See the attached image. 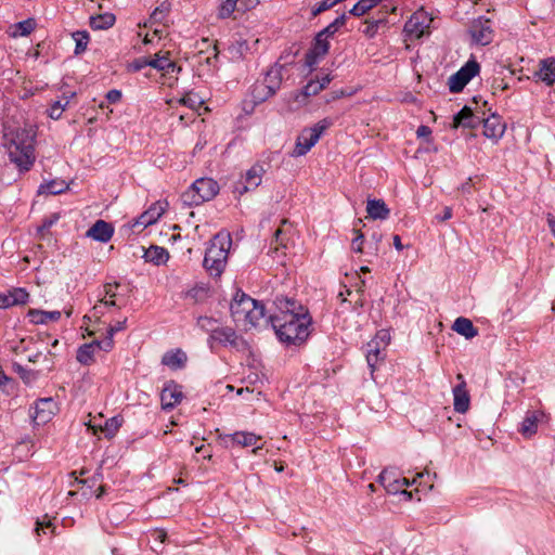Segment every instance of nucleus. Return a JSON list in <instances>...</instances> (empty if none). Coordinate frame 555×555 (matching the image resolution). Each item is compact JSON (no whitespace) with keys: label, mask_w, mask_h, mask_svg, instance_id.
Masks as SVG:
<instances>
[{"label":"nucleus","mask_w":555,"mask_h":555,"mask_svg":"<svg viewBox=\"0 0 555 555\" xmlns=\"http://www.w3.org/2000/svg\"><path fill=\"white\" fill-rule=\"evenodd\" d=\"M268 321L279 341L286 347H299L310 335L312 319L305 307H300L299 314L270 315Z\"/></svg>","instance_id":"nucleus-1"},{"label":"nucleus","mask_w":555,"mask_h":555,"mask_svg":"<svg viewBox=\"0 0 555 555\" xmlns=\"http://www.w3.org/2000/svg\"><path fill=\"white\" fill-rule=\"evenodd\" d=\"M36 132L31 128H18L7 144L9 159L20 173L28 172L36 160Z\"/></svg>","instance_id":"nucleus-2"},{"label":"nucleus","mask_w":555,"mask_h":555,"mask_svg":"<svg viewBox=\"0 0 555 555\" xmlns=\"http://www.w3.org/2000/svg\"><path fill=\"white\" fill-rule=\"evenodd\" d=\"M231 245L232 238L227 231H220L211 238L203 260V267L210 276L217 278L222 274Z\"/></svg>","instance_id":"nucleus-3"},{"label":"nucleus","mask_w":555,"mask_h":555,"mask_svg":"<svg viewBox=\"0 0 555 555\" xmlns=\"http://www.w3.org/2000/svg\"><path fill=\"white\" fill-rule=\"evenodd\" d=\"M219 193V184L211 178H201L182 194L183 202L190 206H198L212 199Z\"/></svg>","instance_id":"nucleus-4"},{"label":"nucleus","mask_w":555,"mask_h":555,"mask_svg":"<svg viewBox=\"0 0 555 555\" xmlns=\"http://www.w3.org/2000/svg\"><path fill=\"white\" fill-rule=\"evenodd\" d=\"M333 125L331 118H323L313 127L305 128L297 137L295 149L292 152L293 157L306 155L319 141L322 133Z\"/></svg>","instance_id":"nucleus-5"},{"label":"nucleus","mask_w":555,"mask_h":555,"mask_svg":"<svg viewBox=\"0 0 555 555\" xmlns=\"http://www.w3.org/2000/svg\"><path fill=\"white\" fill-rule=\"evenodd\" d=\"M283 69L284 65L275 63L266 73L263 81L254 86L251 94L256 102H263L276 93L282 83Z\"/></svg>","instance_id":"nucleus-6"},{"label":"nucleus","mask_w":555,"mask_h":555,"mask_svg":"<svg viewBox=\"0 0 555 555\" xmlns=\"http://www.w3.org/2000/svg\"><path fill=\"white\" fill-rule=\"evenodd\" d=\"M480 65L475 60L467 61L456 73L450 76L448 86L452 93L461 92L479 74Z\"/></svg>","instance_id":"nucleus-7"},{"label":"nucleus","mask_w":555,"mask_h":555,"mask_svg":"<svg viewBox=\"0 0 555 555\" xmlns=\"http://www.w3.org/2000/svg\"><path fill=\"white\" fill-rule=\"evenodd\" d=\"M214 343H219L222 346H231L240 349L241 345H245V340L237 336L236 332L229 326L216 327L212 334L208 337V345L214 348Z\"/></svg>","instance_id":"nucleus-8"},{"label":"nucleus","mask_w":555,"mask_h":555,"mask_svg":"<svg viewBox=\"0 0 555 555\" xmlns=\"http://www.w3.org/2000/svg\"><path fill=\"white\" fill-rule=\"evenodd\" d=\"M266 172L263 167L259 164H255L250 169L247 170L246 175L236 182L234 186V193L243 195L244 193L255 190L260 185L262 176Z\"/></svg>","instance_id":"nucleus-9"},{"label":"nucleus","mask_w":555,"mask_h":555,"mask_svg":"<svg viewBox=\"0 0 555 555\" xmlns=\"http://www.w3.org/2000/svg\"><path fill=\"white\" fill-rule=\"evenodd\" d=\"M469 34L476 43L481 46L489 44L493 39L491 21L482 16L474 20L469 27Z\"/></svg>","instance_id":"nucleus-10"},{"label":"nucleus","mask_w":555,"mask_h":555,"mask_svg":"<svg viewBox=\"0 0 555 555\" xmlns=\"http://www.w3.org/2000/svg\"><path fill=\"white\" fill-rule=\"evenodd\" d=\"M485 113L481 115L479 112H473V109L465 105L459 113H456L453 117L452 128H467V129H477L482 120Z\"/></svg>","instance_id":"nucleus-11"},{"label":"nucleus","mask_w":555,"mask_h":555,"mask_svg":"<svg viewBox=\"0 0 555 555\" xmlns=\"http://www.w3.org/2000/svg\"><path fill=\"white\" fill-rule=\"evenodd\" d=\"M254 305H256V299L238 289L230 305L233 319L244 321L248 315V310L253 309Z\"/></svg>","instance_id":"nucleus-12"},{"label":"nucleus","mask_w":555,"mask_h":555,"mask_svg":"<svg viewBox=\"0 0 555 555\" xmlns=\"http://www.w3.org/2000/svg\"><path fill=\"white\" fill-rule=\"evenodd\" d=\"M330 47V41L317 34L312 41L311 48L305 55L306 65L310 68L317 65L320 60H322L328 53Z\"/></svg>","instance_id":"nucleus-13"},{"label":"nucleus","mask_w":555,"mask_h":555,"mask_svg":"<svg viewBox=\"0 0 555 555\" xmlns=\"http://www.w3.org/2000/svg\"><path fill=\"white\" fill-rule=\"evenodd\" d=\"M183 399L182 387L175 380H169L160 393L162 408L165 411L172 410Z\"/></svg>","instance_id":"nucleus-14"},{"label":"nucleus","mask_w":555,"mask_h":555,"mask_svg":"<svg viewBox=\"0 0 555 555\" xmlns=\"http://www.w3.org/2000/svg\"><path fill=\"white\" fill-rule=\"evenodd\" d=\"M456 379L459 380V384L452 390L453 406L456 412L465 413L469 409L470 396L467 390V384L463 374L459 373L456 375Z\"/></svg>","instance_id":"nucleus-15"},{"label":"nucleus","mask_w":555,"mask_h":555,"mask_svg":"<svg viewBox=\"0 0 555 555\" xmlns=\"http://www.w3.org/2000/svg\"><path fill=\"white\" fill-rule=\"evenodd\" d=\"M219 439L225 448L230 447V442L240 447H253L256 446L257 441L260 440L261 437L249 431H236L229 435H219Z\"/></svg>","instance_id":"nucleus-16"},{"label":"nucleus","mask_w":555,"mask_h":555,"mask_svg":"<svg viewBox=\"0 0 555 555\" xmlns=\"http://www.w3.org/2000/svg\"><path fill=\"white\" fill-rule=\"evenodd\" d=\"M429 23L430 20L427 18L424 11L415 12L405 23L404 31L420 38L425 34L426 29L429 28Z\"/></svg>","instance_id":"nucleus-17"},{"label":"nucleus","mask_w":555,"mask_h":555,"mask_svg":"<svg viewBox=\"0 0 555 555\" xmlns=\"http://www.w3.org/2000/svg\"><path fill=\"white\" fill-rule=\"evenodd\" d=\"M481 125L483 126V134L494 140L500 139L506 129L505 122L502 120L501 116L496 114H492L487 118L483 117Z\"/></svg>","instance_id":"nucleus-18"},{"label":"nucleus","mask_w":555,"mask_h":555,"mask_svg":"<svg viewBox=\"0 0 555 555\" xmlns=\"http://www.w3.org/2000/svg\"><path fill=\"white\" fill-rule=\"evenodd\" d=\"M114 234V228L111 223L104 220H96L93 225L87 231V236L93 240L106 243Z\"/></svg>","instance_id":"nucleus-19"},{"label":"nucleus","mask_w":555,"mask_h":555,"mask_svg":"<svg viewBox=\"0 0 555 555\" xmlns=\"http://www.w3.org/2000/svg\"><path fill=\"white\" fill-rule=\"evenodd\" d=\"M56 404L52 398H40L36 401L34 418L39 423H47L50 421Z\"/></svg>","instance_id":"nucleus-20"},{"label":"nucleus","mask_w":555,"mask_h":555,"mask_svg":"<svg viewBox=\"0 0 555 555\" xmlns=\"http://www.w3.org/2000/svg\"><path fill=\"white\" fill-rule=\"evenodd\" d=\"M184 299H190L193 304H202L210 296V287L206 283H196L192 288L183 293Z\"/></svg>","instance_id":"nucleus-21"},{"label":"nucleus","mask_w":555,"mask_h":555,"mask_svg":"<svg viewBox=\"0 0 555 555\" xmlns=\"http://www.w3.org/2000/svg\"><path fill=\"white\" fill-rule=\"evenodd\" d=\"M188 357L181 349L167 351L163 358L162 363L171 370H179L184 367Z\"/></svg>","instance_id":"nucleus-22"},{"label":"nucleus","mask_w":555,"mask_h":555,"mask_svg":"<svg viewBox=\"0 0 555 555\" xmlns=\"http://www.w3.org/2000/svg\"><path fill=\"white\" fill-rule=\"evenodd\" d=\"M366 211L369 217L374 220H386L390 215V210L383 199H369Z\"/></svg>","instance_id":"nucleus-23"},{"label":"nucleus","mask_w":555,"mask_h":555,"mask_svg":"<svg viewBox=\"0 0 555 555\" xmlns=\"http://www.w3.org/2000/svg\"><path fill=\"white\" fill-rule=\"evenodd\" d=\"M27 317L29 318V322L33 324H47L51 321H59L61 318V312L30 309L27 313Z\"/></svg>","instance_id":"nucleus-24"},{"label":"nucleus","mask_w":555,"mask_h":555,"mask_svg":"<svg viewBox=\"0 0 555 555\" xmlns=\"http://www.w3.org/2000/svg\"><path fill=\"white\" fill-rule=\"evenodd\" d=\"M452 330L464 336L466 339H472L478 335V330L474 326L473 322L464 317H459L454 321Z\"/></svg>","instance_id":"nucleus-25"},{"label":"nucleus","mask_w":555,"mask_h":555,"mask_svg":"<svg viewBox=\"0 0 555 555\" xmlns=\"http://www.w3.org/2000/svg\"><path fill=\"white\" fill-rule=\"evenodd\" d=\"M143 257L145 261L159 266L168 260L169 253L164 247L152 245L147 249H145Z\"/></svg>","instance_id":"nucleus-26"},{"label":"nucleus","mask_w":555,"mask_h":555,"mask_svg":"<svg viewBox=\"0 0 555 555\" xmlns=\"http://www.w3.org/2000/svg\"><path fill=\"white\" fill-rule=\"evenodd\" d=\"M163 209L152 205L146 211L135 220L133 227H142L143 229L147 225L155 223L162 216Z\"/></svg>","instance_id":"nucleus-27"},{"label":"nucleus","mask_w":555,"mask_h":555,"mask_svg":"<svg viewBox=\"0 0 555 555\" xmlns=\"http://www.w3.org/2000/svg\"><path fill=\"white\" fill-rule=\"evenodd\" d=\"M540 65L541 67L537 73L539 78L546 85L551 86L555 81V59L550 57L543 60Z\"/></svg>","instance_id":"nucleus-28"},{"label":"nucleus","mask_w":555,"mask_h":555,"mask_svg":"<svg viewBox=\"0 0 555 555\" xmlns=\"http://www.w3.org/2000/svg\"><path fill=\"white\" fill-rule=\"evenodd\" d=\"M116 17L113 13H103L90 17L89 25L94 30L108 29L115 24Z\"/></svg>","instance_id":"nucleus-29"},{"label":"nucleus","mask_w":555,"mask_h":555,"mask_svg":"<svg viewBox=\"0 0 555 555\" xmlns=\"http://www.w3.org/2000/svg\"><path fill=\"white\" fill-rule=\"evenodd\" d=\"M285 225H288L289 228L292 227L287 219L282 220L281 228H279L274 233V240L272 244H275V253H278L280 248L286 249L288 247L289 236L287 235L288 230L284 229Z\"/></svg>","instance_id":"nucleus-30"},{"label":"nucleus","mask_w":555,"mask_h":555,"mask_svg":"<svg viewBox=\"0 0 555 555\" xmlns=\"http://www.w3.org/2000/svg\"><path fill=\"white\" fill-rule=\"evenodd\" d=\"M322 91V85H319L315 80H310L298 94L295 96V101L299 104H307L308 100L312 95H317Z\"/></svg>","instance_id":"nucleus-31"},{"label":"nucleus","mask_w":555,"mask_h":555,"mask_svg":"<svg viewBox=\"0 0 555 555\" xmlns=\"http://www.w3.org/2000/svg\"><path fill=\"white\" fill-rule=\"evenodd\" d=\"M539 416L535 412H528L521 423L519 431L524 437H531L538 430Z\"/></svg>","instance_id":"nucleus-32"},{"label":"nucleus","mask_w":555,"mask_h":555,"mask_svg":"<svg viewBox=\"0 0 555 555\" xmlns=\"http://www.w3.org/2000/svg\"><path fill=\"white\" fill-rule=\"evenodd\" d=\"M67 189L68 185L64 180H50L40 184L38 194L57 195L65 192Z\"/></svg>","instance_id":"nucleus-33"},{"label":"nucleus","mask_w":555,"mask_h":555,"mask_svg":"<svg viewBox=\"0 0 555 555\" xmlns=\"http://www.w3.org/2000/svg\"><path fill=\"white\" fill-rule=\"evenodd\" d=\"M95 350V343H88L81 345L76 354L77 361L82 365H90L93 362V354Z\"/></svg>","instance_id":"nucleus-34"},{"label":"nucleus","mask_w":555,"mask_h":555,"mask_svg":"<svg viewBox=\"0 0 555 555\" xmlns=\"http://www.w3.org/2000/svg\"><path fill=\"white\" fill-rule=\"evenodd\" d=\"M383 0H359L349 11V14L361 17L379 4Z\"/></svg>","instance_id":"nucleus-35"},{"label":"nucleus","mask_w":555,"mask_h":555,"mask_svg":"<svg viewBox=\"0 0 555 555\" xmlns=\"http://www.w3.org/2000/svg\"><path fill=\"white\" fill-rule=\"evenodd\" d=\"M384 357L382 356V351L379 349V343L376 340H372L367 344L366 350V361L372 371L375 370V366L379 360Z\"/></svg>","instance_id":"nucleus-36"},{"label":"nucleus","mask_w":555,"mask_h":555,"mask_svg":"<svg viewBox=\"0 0 555 555\" xmlns=\"http://www.w3.org/2000/svg\"><path fill=\"white\" fill-rule=\"evenodd\" d=\"M505 72H508L509 75H513V72L511 69L501 67L500 72H498V76H494L492 79L491 89L494 95H496L499 91H505L509 89V85L505 80Z\"/></svg>","instance_id":"nucleus-37"},{"label":"nucleus","mask_w":555,"mask_h":555,"mask_svg":"<svg viewBox=\"0 0 555 555\" xmlns=\"http://www.w3.org/2000/svg\"><path fill=\"white\" fill-rule=\"evenodd\" d=\"M149 66L159 70L169 72L176 68V64L167 56H159L155 54L153 59H149Z\"/></svg>","instance_id":"nucleus-38"},{"label":"nucleus","mask_w":555,"mask_h":555,"mask_svg":"<svg viewBox=\"0 0 555 555\" xmlns=\"http://www.w3.org/2000/svg\"><path fill=\"white\" fill-rule=\"evenodd\" d=\"M266 315V307L261 301L256 300L253 309L248 310V315L244 321L248 322L253 326H257L259 321Z\"/></svg>","instance_id":"nucleus-39"},{"label":"nucleus","mask_w":555,"mask_h":555,"mask_svg":"<svg viewBox=\"0 0 555 555\" xmlns=\"http://www.w3.org/2000/svg\"><path fill=\"white\" fill-rule=\"evenodd\" d=\"M72 36L76 42L75 54L79 55V54L83 53L87 50V47H88V43L90 40L88 31L77 30V31L73 33Z\"/></svg>","instance_id":"nucleus-40"},{"label":"nucleus","mask_w":555,"mask_h":555,"mask_svg":"<svg viewBox=\"0 0 555 555\" xmlns=\"http://www.w3.org/2000/svg\"><path fill=\"white\" fill-rule=\"evenodd\" d=\"M121 424L122 418H120L119 416H114L105 422L104 426L101 427V430L104 434L105 438L111 439L116 435Z\"/></svg>","instance_id":"nucleus-41"},{"label":"nucleus","mask_w":555,"mask_h":555,"mask_svg":"<svg viewBox=\"0 0 555 555\" xmlns=\"http://www.w3.org/2000/svg\"><path fill=\"white\" fill-rule=\"evenodd\" d=\"M237 8L238 2L236 0H220L218 17L221 20L229 18Z\"/></svg>","instance_id":"nucleus-42"},{"label":"nucleus","mask_w":555,"mask_h":555,"mask_svg":"<svg viewBox=\"0 0 555 555\" xmlns=\"http://www.w3.org/2000/svg\"><path fill=\"white\" fill-rule=\"evenodd\" d=\"M12 306L25 305L29 299L28 292L23 287H15L8 291Z\"/></svg>","instance_id":"nucleus-43"},{"label":"nucleus","mask_w":555,"mask_h":555,"mask_svg":"<svg viewBox=\"0 0 555 555\" xmlns=\"http://www.w3.org/2000/svg\"><path fill=\"white\" fill-rule=\"evenodd\" d=\"M75 96V92L70 93L69 96L64 98V102L61 100L55 101L51 107L49 108V116L52 119H60L62 116L63 111L66 108V106L69 104V99Z\"/></svg>","instance_id":"nucleus-44"},{"label":"nucleus","mask_w":555,"mask_h":555,"mask_svg":"<svg viewBox=\"0 0 555 555\" xmlns=\"http://www.w3.org/2000/svg\"><path fill=\"white\" fill-rule=\"evenodd\" d=\"M13 370L26 385L31 384L37 378V373L35 371L25 369L17 362L13 363Z\"/></svg>","instance_id":"nucleus-45"},{"label":"nucleus","mask_w":555,"mask_h":555,"mask_svg":"<svg viewBox=\"0 0 555 555\" xmlns=\"http://www.w3.org/2000/svg\"><path fill=\"white\" fill-rule=\"evenodd\" d=\"M393 479L392 476H391V473L388 472L387 469H384L379 475H378V482L380 485H383L386 490L388 492H398L399 491V487H395V483H393Z\"/></svg>","instance_id":"nucleus-46"},{"label":"nucleus","mask_w":555,"mask_h":555,"mask_svg":"<svg viewBox=\"0 0 555 555\" xmlns=\"http://www.w3.org/2000/svg\"><path fill=\"white\" fill-rule=\"evenodd\" d=\"M179 102L192 109H197L203 104V100L193 92L185 93Z\"/></svg>","instance_id":"nucleus-47"},{"label":"nucleus","mask_w":555,"mask_h":555,"mask_svg":"<svg viewBox=\"0 0 555 555\" xmlns=\"http://www.w3.org/2000/svg\"><path fill=\"white\" fill-rule=\"evenodd\" d=\"M344 0H323L319 3H317L311 9V16L315 17L320 15L321 13L334 8L337 3L343 2Z\"/></svg>","instance_id":"nucleus-48"},{"label":"nucleus","mask_w":555,"mask_h":555,"mask_svg":"<svg viewBox=\"0 0 555 555\" xmlns=\"http://www.w3.org/2000/svg\"><path fill=\"white\" fill-rule=\"evenodd\" d=\"M218 321L210 317H199L197 319V326L206 333L212 334V331L216 330V324Z\"/></svg>","instance_id":"nucleus-49"},{"label":"nucleus","mask_w":555,"mask_h":555,"mask_svg":"<svg viewBox=\"0 0 555 555\" xmlns=\"http://www.w3.org/2000/svg\"><path fill=\"white\" fill-rule=\"evenodd\" d=\"M15 27L20 36H28L35 29L36 22L34 18H27L18 22Z\"/></svg>","instance_id":"nucleus-50"},{"label":"nucleus","mask_w":555,"mask_h":555,"mask_svg":"<svg viewBox=\"0 0 555 555\" xmlns=\"http://www.w3.org/2000/svg\"><path fill=\"white\" fill-rule=\"evenodd\" d=\"M47 530H50L51 533H54L55 527L52 524L51 519H49L48 516L46 515L42 520L38 519L36 521L35 531L37 532L38 535H40L41 532L43 534H47Z\"/></svg>","instance_id":"nucleus-51"},{"label":"nucleus","mask_w":555,"mask_h":555,"mask_svg":"<svg viewBox=\"0 0 555 555\" xmlns=\"http://www.w3.org/2000/svg\"><path fill=\"white\" fill-rule=\"evenodd\" d=\"M274 305L278 309V313H274L273 315H284L289 314V310H287V305H289V298L285 296H276L274 299Z\"/></svg>","instance_id":"nucleus-52"},{"label":"nucleus","mask_w":555,"mask_h":555,"mask_svg":"<svg viewBox=\"0 0 555 555\" xmlns=\"http://www.w3.org/2000/svg\"><path fill=\"white\" fill-rule=\"evenodd\" d=\"M61 218V215L59 212H53L50 216L42 219L41 225L38 228L39 232H43L49 230L53 224H55L59 219Z\"/></svg>","instance_id":"nucleus-53"},{"label":"nucleus","mask_w":555,"mask_h":555,"mask_svg":"<svg viewBox=\"0 0 555 555\" xmlns=\"http://www.w3.org/2000/svg\"><path fill=\"white\" fill-rule=\"evenodd\" d=\"M356 237L351 242V249L354 253H363L364 235L360 230H354Z\"/></svg>","instance_id":"nucleus-54"},{"label":"nucleus","mask_w":555,"mask_h":555,"mask_svg":"<svg viewBox=\"0 0 555 555\" xmlns=\"http://www.w3.org/2000/svg\"><path fill=\"white\" fill-rule=\"evenodd\" d=\"M95 343V348L102 349L104 351H111L114 347L113 336L107 334V336L103 340H93Z\"/></svg>","instance_id":"nucleus-55"},{"label":"nucleus","mask_w":555,"mask_h":555,"mask_svg":"<svg viewBox=\"0 0 555 555\" xmlns=\"http://www.w3.org/2000/svg\"><path fill=\"white\" fill-rule=\"evenodd\" d=\"M149 66V59L145 56L138 57L132 61V63L129 65L130 70L132 72H140L141 69Z\"/></svg>","instance_id":"nucleus-56"},{"label":"nucleus","mask_w":555,"mask_h":555,"mask_svg":"<svg viewBox=\"0 0 555 555\" xmlns=\"http://www.w3.org/2000/svg\"><path fill=\"white\" fill-rule=\"evenodd\" d=\"M384 22H385V20H377V21L370 22L366 29L364 30V34L370 38L374 37L377 33L379 24H382Z\"/></svg>","instance_id":"nucleus-57"},{"label":"nucleus","mask_w":555,"mask_h":555,"mask_svg":"<svg viewBox=\"0 0 555 555\" xmlns=\"http://www.w3.org/2000/svg\"><path fill=\"white\" fill-rule=\"evenodd\" d=\"M236 1L238 2L237 10L243 11V12L255 8L259 3V0H236Z\"/></svg>","instance_id":"nucleus-58"},{"label":"nucleus","mask_w":555,"mask_h":555,"mask_svg":"<svg viewBox=\"0 0 555 555\" xmlns=\"http://www.w3.org/2000/svg\"><path fill=\"white\" fill-rule=\"evenodd\" d=\"M127 326V318L122 321H117L115 324L111 325L107 330V334L114 336L115 333L125 330Z\"/></svg>","instance_id":"nucleus-59"},{"label":"nucleus","mask_w":555,"mask_h":555,"mask_svg":"<svg viewBox=\"0 0 555 555\" xmlns=\"http://www.w3.org/2000/svg\"><path fill=\"white\" fill-rule=\"evenodd\" d=\"M339 29L334 26L333 23L328 24L325 28L320 30L318 34L326 39L333 37Z\"/></svg>","instance_id":"nucleus-60"},{"label":"nucleus","mask_w":555,"mask_h":555,"mask_svg":"<svg viewBox=\"0 0 555 555\" xmlns=\"http://www.w3.org/2000/svg\"><path fill=\"white\" fill-rule=\"evenodd\" d=\"M105 98L108 103H117L121 99V91L117 89H112L106 93Z\"/></svg>","instance_id":"nucleus-61"},{"label":"nucleus","mask_w":555,"mask_h":555,"mask_svg":"<svg viewBox=\"0 0 555 555\" xmlns=\"http://www.w3.org/2000/svg\"><path fill=\"white\" fill-rule=\"evenodd\" d=\"M347 95V92L343 89H339V90H335V91H332L331 93L326 94V102H332V101H335V100H338L343 96Z\"/></svg>","instance_id":"nucleus-62"},{"label":"nucleus","mask_w":555,"mask_h":555,"mask_svg":"<svg viewBox=\"0 0 555 555\" xmlns=\"http://www.w3.org/2000/svg\"><path fill=\"white\" fill-rule=\"evenodd\" d=\"M119 286H120V284L118 282L106 283L104 285L105 295L108 296L109 298L116 297V293L113 292V288H118Z\"/></svg>","instance_id":"nucleus-63"},{"label":"nucleus","mask_w":555,"mask_h":555,"mask_svg":"<svg viewBox=\"0 0 555 555\" xmlns=\"http://www.w3.org/2000/svg\"><path fill=\"white\" fill-rule=\"evenodd\" d=\"M12 307L11 299L7 293H0V309H7Z\"/></svg>","instance_id":"nucleus-64"}]
</instances>
